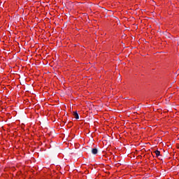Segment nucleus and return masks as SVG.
I'll list each match as a JSON object with an SVG mask.
<instances>
[{
    "mask_svg": "<svg viewBox=\"0 0 179 179\" xmlns=\"http://www.w3.org/2000/svg\"><path fill=\"white\" fill-rule=\"evenodd\" d=\"M70 124H72V122H70Z\"/></svg>",
    "mask_w": 179,
    "mask_h": 179,
    "instance_id": "39448f33",
    "label": "nucleus"
},
{
    "mask_svg": "<svg viewBox=\"0 0 179 179\" xmlns=\"http://www.w3.org/2000/svg\"><path fill=\"white\" fill-rule=\"evenodd\" d=\"M178 148H179V146H178Z\"/></svg>",
    "mask_w": 179,
    "mask_h": 179,
    "instance_id": "423d86ee",
    "label": "nucleus"
},
{
    "mask_svg": "<svg viewBox=\"0 0 179 179\" xmlns=\"http://www.w3.org/2000/svg\"><path fill=\"white\" fill-rule=\"evenodd\" d=\"M178 148H179V146H178Z\"/></svg>",
    "mask_w": 179,
    "mask_h": 179,
    "instance_id": "6e6552de",
    "label": "nucleus"
},
{
    "mask_svg": "<svg viewBox=\"0 0 179 179\" xmlns=\"http://www.w3.org/2000/svg\"><path fill=\"white\" fill-rule=\"evenodd\" d=\"M73 116L75 117L76 120H79V114H78V112H74Z\"/></svg>",
    "mask_w": 179,
    "mask_h": 179,
    "instance_id": "7ed1b4c3",
    "label": "nucleus"
},
{
    "mask_svg": "<svg viewBox=\"0 0 179 179\" xmlns=\"http://www.w3.org/2000/svg\"><path fill=\"white\" fill-rule=\"evenodd\" d=\"M151 155H152V156L153 157H155V156H157V157H159V156H166V155H163L160 152V151H159V150H155V151L153 152V153L151 152Z\"/></svg>",
    "mask_w": 179,
    "mask_h": 179,
    "instance_id": "f257e3e1",
    "label": "nucleus"
},
{
    "mask_svg": "<svg viewBox=\"0 0 179 179\" xmlns=\"http://www.w3.org/2000/svg\"><path fill=\"white\" fill-rule=\"evenodd\" d=\"M165 153H166V155H169V151H164Z\"/></svg>",
    "mask_w": 179,
    "mask_h": 179,
    "instance_id": "20e7f679",
    "label": "nucleus"
},
{
    "mask_svg": "<svg viewBox=\"0 0 179 179\" xmlns=\"http://www.w3.org/2000/svg\"><path fill=\"white\" fill-rule=\"evenodd\" d=\"M91 152L92 155H97L99 150H97V148H92Z\"/></svg>",
    "mask_w": 179,
    "mask_h": 179,
    "instance_id": "f03ea898",
    "label": "nucleus"
},
{
    "mask_svg": "<svg viewBox=\"0 0 179 179\" xmlns=\"http://www.w3.org/2000/svg\"><path fill=\"white\" fill-rule=\"evenodd\" d=\"M178 148H179V146H178Z\"/></svg>",
    "mask_w": 179,
    "mask_h": 179,
    "instance_id": "0eeeda50",
    "label": "nucleus"
}]
</instances>
